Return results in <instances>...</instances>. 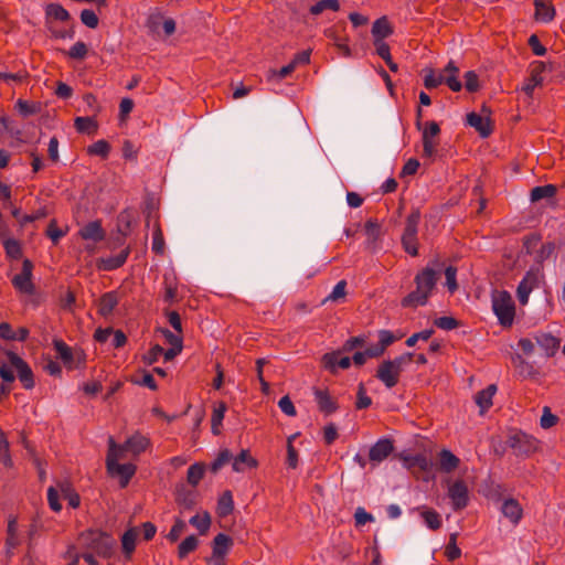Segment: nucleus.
<instances>
[{"instance_id":"nucleus-1","label":"nucleus","mask_w":565,"mask_h":565,"mask_svg":"<svg viewBox=\"0 0 565 565\" xmlns=\"http://www.w3.org/2000/svg\"><path fill=\"white\" fill-rule=\"evenodd\" d=\"M122 458L124 448L119 447L110 436L108 438V451L106 456L107 472L113 477H118L120 487L126 488L135 476L137 467L134 463H119V460Z\"/></svg>"},{"instance_id":"nucleus-2","label":"nucleus","mask_w":565,"mask_h":565,"mask_svg":"<svg viewBox=\"0 0 565 565\" xmlns=\"http://www.w3.org/2000/svg\"><path fill=\"white\" fill-rule=\"evenodd\" d=\"M79 543L100 557H110L116 546V540L100 530H87L81 533Z\"/></svg>"},{"instance_id":"nucleus-3","label":"nucleus","mask_w":565,"mask_h":565,"mask_svg":"<svg viewBox=\"0 0 565 565\" xmlns=\"http://www.w3.org/2000/svg\"><path fill=\"white\" fill-rule=\"evenodd\" d=\"M414 353H404L393 360L383 361L376 371V377L387 387L392 388L397 385L399 375L404 367L408 365L414 358Z\"/></svg>"},{"instance_id":"nucleus-4","label":"nucleus","mask_w":565,"mask_h":565,"mask_svg":"<svg viewBox=\"0 0 565 565\" xmlns=\"http://www.w3.org/2000/svg\"><path fill=\"white\" fill-rule=\"evenodd\" d=\"M492 310L502 327H511L513 324L515 305L508 291H495L492 295Z\"/></svg>"},{"instance_id":"nucleus-5","label":"nucleus","mask_w":565,"mask_h":565,"mask_svg":"<svg viewBox=\"0 0 565 565\" xmlns=\"http://www.w3.org/2000/svg\"><path fill=\"white\" fill-rule=\"evenodd\" d=\"M507 445L518 457H529L539 449V440L522 430L511 431Z\"/></svg>"},{"instance_id":"nucleus-6","label":"nucleus","mask_w":565,"mask_h":565,"mask_svg":"<svg viewBox=\"0 0 565 565\" xmlns=\"http://www.w3.org/2000/svg\"><path fill=\"white\" fill-rule=\"evenodd\" d=\"M419 223V214L412 213L408 215L405 224V228L402 235V244L407 254L411 256H417L418 243H417V227Z\"/></svg>"},{"instance_id":"nucleus-7","label":"nucleus","mask_w":565,"mask_h":565,"mask_svg":"<svg viewBox=\"0 0 565 565\" xmlns=\"http://www.w3.org/2000/svg\"><path fill=\"white\" fill-rule=\"evenodd\" d=\"M542 270L536 268H530L522 280L520 281L518 288H516V296L519 299V302L522 306H525L529 301L530 294L539 287L540 280L542 278Z\"/></svg>"},{"instance_id":"nucleus-8","label":"nucleus","mask_w":565,"mask_h":565,"mask_svg":"<svg viewBox=\"0 0 565 565\" xmlns=\"http://www.w3.org/2000/svg\"><path fill=\"white\" fill-rule=\"evenodd\" d=\"M10 364L17 370L18 379L25 390H32L35 385L34 374L29 364L12 351L7 352Z\"/></svg>"},{"instance_id":"nucleus-9","label":"nucleus","mask_w":565,"mask_h":565,"mask_svg":"<svg viewBox=\"0 0 565 565\" xmlns=\"http://www.w3.org/2000/svg\"><path fill=\"white\" fill-rule=\"evenodd\" d=\"M440 134L439 125L436 121L426 122V127L423 130V156L426 158H433L437 152L438 140L437 137Z\"/></svg>"},{"instance_id":"nucleus-10","label":"nucleus","mask_w":565,"mask_h":565,"mask_svg":"<svg viewBox=\"0 0 565 565\" xmlns=\"http://www.w3.org/2000/svg\"><path fill=\"white\" fill-rule=\"evenodd\" d=\"M33 264L29 259L22 263V270L20 274L12 278L13 287L25 295H33L35 291L34 284L32 282Z\"/></svg>"},{"instance_id":"nucleus-11","label":"nucleus","mask_w":565,"mask_h":565,"mask_svg":"<svg viewBox=\"0 0 565 565\" xmlns=\"http://www.w3.org/2000/svg\"><path fill=\"white\" fill-rule=\"evenodd\" d=\"M448 497L455 511L465 509L469 503V490L466 482L458 479L449 484Z\"/></svg>"},{"instance_id":"nucleus-12","label":"nucleus","mask_w":565,"mask_h":565,"mask_svg":"<svg viewBox=\"0 0 565 565\" xmlns=\"http://www.w3.org/2000/svg\"><path fill=\"white\" fill-rule=\"evenodd\" d=\"M118 446L124 448V454L128 451L134 456H138L145 452L151 446V440L148 436L136 431L125 441L124 445Z\"/></svg>"},{"instance_id":"nucleus-13","label":"nucleus","mask_w":565,"mask_h":565,"mask_svg":"<svg viewBox=\"0 0 565 565\" xmlns=\"http://www.w3.org/2000/svg\"><path fill=\"white\" fill-rule=\"evenodd\" d=\"M321 362L323 367L332 374H335L338 369L347 370L351 365V359L349 356H342L340 351L326 353Z\"/></svg>"},{"instance_id":"nucleus-14","label":"nucleus","mask_w":565,"mask_h":565,"mask_svg":"<svg viewBox=\"0 0 565 565\" xmlns=\"http://www.w3.org/2000/svg\"><path fill=\"white\" fill-rule=\"evenodd\" d=\"M394 450V445L390 438L379 439L369 451V458L374 463L384 461Z\"/></svg>"},{"instance_id":"nucleus-15","label":"nucleus","mask_w":565,"mask_h":565,"mask_svg":"<svg viewBox=\"0 0 565 565\" xmlns=\"http://www.w3.org/2000/svg\"><path fill=\"white\" fill-rule=\"evenodd\" d=\"M438 279V271L430 267H426L415 277V284L418 289L430 296Z\"/></svg>"},{"instance_id":"nucleus-16","label":"nucleus","mask_w":565,"mask_h":565,"mask_svg":"<svg viewBox=\"0 0 565 565\" xmlns=\"http://www.w3.org/2000/svg\"><path fill=\"white\" fill-rule=\"evenodd\" d=\"M467 124L475 128L482 138L489 137L493 131V122L491 118L481 117L475 111L467 115Z\"/></svg>"},{"instance_id":"nucleus-17","label":"nucleus","mask_w":565,"mask_h":565,"mask_svg":"<svg viewBox=\"0 0 565 565\" xmlns=\"http://www.w3.org/2000/svg\"><path fill=\"white\" fill-rule=\"evenodd\" d=\"M501 512L514 525L519 524L523 516L521 504L513 498L505 499L502 502Z\"/></svg>"},{"instance_id":"nucleus-18","label":"nucleus","mask_w":565,"mask_h":565,"mask_svg":"<svg viewBox=\"0 0 565 565\" xmlns=\"http://www.w3.org/2000/svg\"><path fill=\"white\" fill-rule=\"evenodd\" d=\"M534 339L547 358L553 356L559 349V340L551 333L537 332Z\"/></svg>"},{"instance_id":"nucleus-19","label":"nucleus","mask_w":565,"mask_h":565,"mask_svg":"<svg viewBox=\"0 0 565 565\" xmlns=\"http://www.w3.org/2000/svg\"><path fill=\"white\" fill-rule=\"evenodd\" d=\"M79 236L85 241H93L95 243L105 238V231L102 222L96 220L85 224L78 232Z\"/></svg>"},{"instance_id":"nucleus-20","label":"nucleus","mask_w":565,"mask_h":565,"mask_svg":"<svg viewBox=\"0 0 565 565\" xmlns=\"http://www.w3.org/2000/svg\"><path fill=\"white\" fill-rule=\"evenodd\" d=\"M313 394L318 408L323 414L330 415L338 409L337 402L330 396L327 390L316 388Z\"/></svg>"},{"instance_id":"nucleus-21","label":"nucleus","mask_w":565,"mask_h":565,"mask_svg":"<svg viewBox=\"0 0 565 565\" xmlns=\"http://www.w3.org/2000/svg\"><path fill=\"white\" fill-rule=\"evenodd\" d=\"M534 19L539 22L548 23L555 18V8L547 0H534Z\"/></svg>"},{"instance_id":"nucleus-22","label":"nucleus","mask_w":565,"mask_h":565,"mask_svg":"<svg viewBox=\"0 0 565 565\" xmlns=\"http://www.w3.org/2000/svg\"><path fill=\"white\" fill-rule=\"evenodd\" d=\"M439 470L445 473L455 471L459 465L460 459L448 449H441L438 454Z\"/></svg>"},{"instance_id":"nucleus-23","label":"nucleus","mask_w":565,"mask_h":565,"mask_svg":"<svg viewBox=\"0 0 565 565\" xmlns=\"http://www.w3.org/2000/svg\"><path fill=\"white\" fill-rule=\"evenodd\" d=\"M233 545V540L224 533H218L212 543V555L214 557H225Z\"/></svg>"},{"instance_id":"nucleus-24","label":"nucleus","mask_w":565,"mask_h":565,"mask_svg":"<svg viewBox=\"0 0 565 565\" xmlns=\"http://www.w3.org/2000/svg\"><path fill=\"white\" fill-rule=\"evenodd\" d=\"M495 392L497 386L494 384H490L484 390H481L476 394L475 402L480 407L481 414H484L492 406V398Z\"/></svg>"},{"instance_id":"nucleus-25","label":"nucleus","mask_w":565,"mask_h":565,"mask_svg":"<svg viewBox=\"0 0 565 565\" xmlns=\"http://www.w3.org/2000/svg\"><path fill=\"white\" fill-rule=\"evenodd\" d=\"M119 302V297L116 291L104 294L98 302V313L103 317H108L113 313L115 307Z\"/></svg>"},{"instance_id":"nucleus-26","label":"nucleus","mask_w":565,"mask_h":565,"mask_svg":"<svg viewBox=\"0 0 565 565\" xmlns=\"http://www.w3.org/2000/svg\"><path fill=\"white\" fill-rule=\"evenodd\" d=\"M53 345L56 351L57 358L63 362L67 369L74 367V355L71 347H68L63 340L54 339Z\"/></svg>"},{"instance_id":"nucleus-27","label":"nucleus","mask_w":565,"mask_h":565,"mask_svg":"<svg viewBox=\"0 0 565 565\" xmlns=\"http://www.w3.org/2000/svg\"><path fill=\"white\" fill-rule=\"evenodd\" d=\"M445 84L452 90L459 92L462 87L461 82L458 79L459 68L454 61H449L444 68Z\"/></svg>"},{"instance_id":"nucleus-28","label":"nucleus","mask_w":565,"mask_h":565,"mask_svg":"<svg viewBox=\"0 0 565 565\" xmlns=\"http://www.w3.org/2000/svg\"><path fill=\"white\" fill-rule=\"evenodd\" d=\"M138 531L136 527L128 529L121 536V547L127 561L131 559L136 548Z\"/></svg>"},{"instance_id":"nucleus-29","label":"nucleus","mask_w":565,"mask_h":565,"mask_svg":"<svg viewBox=\"0 0 565 565\" xmlns=\"http://www.w3.org/2000/svg\"><path fill=\"white\" fill-rule=\"evenodd\" d=\"M544 71V64L542 62H537L531 71V76L527 82L523 86V90L526 95L531 96L536 86L541 85L543 82L542 73Z\"/></svg>"},{"instance_id":"nucleus-30","label":"nucleus","mask_w":565,"mask_h":565,"mask_svg":"<svg viewBox=\"0 0 565 565\" xmlns=\"http://www.w3.org/2000/svg\"><path fill=\"white\" fill-rule=\"evenodd\" d=\"M393 33V28L390 24L386 17H381L376 19L372 26V35L374 41H383L385 38L390 36Z\"/></svg>"},{"instance_id":"nucleus-31","label":"nucleus","mask_w":565,"mask_h":565,"mask_svg":"<svg viewBox=\"0 0 565 565\" xmlns=\"http://www.w3.org/2000/svg\"><path fill=\"white\" fill-rule=\"evenodd\" d=\"M227 406L224 402H217L213 406L211 416V429L214 435L221 434L222 422L225 416Z\"/></svg>"},{"instance_id":"nucleus-32","label":"nucleus","mask_w":565,"mask_h":565,"mask_svg":"<svg viewBox=\"0 0 565 565\" xmlns=\"http://www.w3.org/2000/svg\"><path fill=\"white\" fill-rule=\"evenodd\" d=\"M232 467L234 471L242 472L246 468H256L257 460L250 456L248 450H242L235 458H233Z\"/></svg>"},{"instance_id":"nucleus-33","label":"nucleus","mask_w":565,"mask_h":565,"mask_svg":"<svg viewBox=\"0 0 565 565\" xmlns=\"http://www.w3.org/2000/svg\"><path fill=\"white\" fill-rule=\"evenodd\" d=\"M428 298V294L416 287L414 291L409 292L406 297L403 298L402 306L405 308H416L418 306H424L427 303Z\"/></svg>"},{"instance_id":"nucleus-34","label":"nucleus","mask_w":565,"mask_h":565,"mask_svg":"<svg viewBox=\"0 0 565 565\" xmlns=\"http://www.w3.org/2000/svg\"><path fill=\"white\" fill-rule=\"evenodd\" d=\"M401 459L403 460L404 466L408 469L417 467L422 471H428L431 466L427 457L422 454L402 456Z\"/></svg>"},{"instance_id":"nucleus-35","label":"nucleus","mask_w":565,"mask_h":565,"mask_svg":"<svg viewBox=\"0 0 565 565\" xmlns=\"http://www.w3.org/2000/svg\"><path fill=\"white\" fill-rule=\"evenodd\" d=\"M46 23L50 20L65 22L70 20L68 11L58 3H50L45 7Z\"/></svg>"},{"instance_id":"nucleus-36","label":"nucleus","mask_w":565,"mask_h":565,"mask_svg":"<svg viewBox=\"0 0 565 565\" xmlns=\"http://www.w3.org/2000/svg\"><path fill=\"white\" fill-rule=\"evenodd\" d=\"M74 127L81 134L94 135L97 132L98 124L94 117H76Z\"/></svg>"},{"instance_id":"nucleus-37","label":"nucleus","mask_w":565,"mask_h":565,"mask_svg":"<svg viewBox=\"0 0 565 565\" xmlns=\"http://www.w3.org/2000/svg\"><path fill=\"white\" fill-rule=\"evenodd\" d=\"M151 249L157 255H163L164 249H166L163 233H162V230H161V226H160V223L158 220L154 222L153 228H152Z\"/></svg>"},{"instance_id":"nucleus-38","label":"nucleus","mask_w":565,"mask_h":565,"mask_svg":"<svg viewBox=\"0 0 565 565\" xmlns=\"http://www.w3.org/2000/svg\"><path fill=\"white\" fill-rule=\"evenodd\" d=\"M190 524L194 526L201 535H205L211 526V516L207 512L198 513L190 519Z\"/></svg>"},{"instance_id":"nucleus-39","label":"nucleus","mask_w":565,"mask_h":565,"mask_svg":"<svg viewBox=\"0 0 565 565\" xmlns=\"http://www.w3.org/2000/svg\"><path fill=\"white\" fill-rule=\"evenodd\" d=\"M199 546V540L195 535L186 536L178 546V557L184 559L190 553Z\"/></svg>"},{"instance_id":"nucleus-40","label":"nucleus","mask_w":565,"mask_h":565,"mask_svg":"<svg viewBox=\"0 0 565 565\" xmlns=\"http://www.w3.org/2000/svg\"><path fill=\"white\" fill-rule=\"evenodd\" d=\"M58 488L64 497L67 500V503L73 509H76L81 504V498L78 493L74 491L72 486L68 482H62L58 484Z\"/></svg>"},{"instance_id":"nucleus-41","label":"nucleus","mask_w":565,"mask_h":565,"mask_svg":"<svg viewBox=\"0 0 565 565\" xmlns=\"http://www.w3.org/2000/svg\"><path fill=\"white\" fill-rule=\"evenodd\" d=\"M420 515L428 529L436 531L441 527V518L437 511L425 509L422 511Z\"/></svg>"},{"instance_id":"nucleus-42","label":"nucleus","mask_w":565,"mask_h":565,"mask_svg":"<svg viewBox=\"0 0 565 565\" xmlns=\"http://www.w3.org/2000/svg\"><path fill=\"white\" fill-rule=\"evenodd\" d=\"M205 472V467L202 463H193L189 467L188 473H186V480L188 482L195 487L200 483V481L203 479Z\"/></svg>"},{"instance_id":"nucleus-43","label":"nucleus","mask_w":565,"mask_h":565,"mask_svg":"<svg viewBox=\"0 0 565 565\" xmlns=\"http://www.w3.org/2000/svg\"><path fill=\"white\" fill-rule=\"evenodd\" d=\"M234 509L233 497L230 491H225L217 502V513L220 516H226L232 513Z\"/></svg>"},{"instance_id":"nucleus-44","label":"nucleus","mask_w":565,"mask_h":565,"mask_svg":"<svg viewBox=\"0 0 565 565\" xmlns=\"http://www.w3.org/2000/svg\"><path fill=\"white\" fill-rule=\"evenodd\" d=\"M556 193V188L552 184L535 186L531 190V201L536 202L542 199H547L554 196Z\"/></svg>"},{"instance_id":"nucleus-45","label":"nucleus","mask_w":565,"mask_h":565,"mask_svg":"<svg viewBox=\"0 0 565 565\" xmlns=\"http://www.w3.org/2000/svg\"><path fill=\"white\" fill-rule=\"evenodd\" d=\"M110 152V145L108 141L100 139L92 143L87 148V153L90 156H98L103 159H106L109 156Z\"/></svg>"},{"instance_id":"nucleus-46","label":"nucleus","mask_w":565,"mask_h":565,"mask_svg":"<svg viewBox=\"0 0 565 565\" xmlns=\"http://www.w3.org/2000/svg\"><path fill=\"white\" fill-rule=\"evenodd\" d=\"M128 255H129V248H126V249L121 250L118 255L105 259L104 260V269L114 270V269L121 267L126 263Z\"/></svg>"},{"instance_id":"nucleus-47","label":"nucleus","mask_w":565,"mask_h":565,"mask_svg":"<svg viewBox=\"0 0 565 565\" xmlns=\"http://www.w3.org/2000/svg\"><path fill=\"white\" fill-rule=\"evenodd\" d=\"M7 541L6 545L8 548V552L11 553L12 550H14L19 545V539L17 535V520L14 518L10 519L8 522V530H7Z\"/></svg>"},{"instance_id":"nucleus-48","label":"nucleus","mask_w":565,"mask_h":565,"mask_svg":"<svg viewBox=\"0 0 565 565\" xmlns=\"http://www.w3.org/2000/svg\"><path fill=\"white\" fill-rule=\"evenodd\" d=\"M339 9L340 4L338 0H320L310 8V13L313 15H318L322 13L324 10H331L335 12Z\"/></svg>"},{"instance_id":"nucleus-49","label":"nucleus","mask_w":565,"mask_h":565,"mask_svg":"<svg viewBox=\"0 0 565 565\" xmlns=\"http://www.w3.org/2000/svg\"><path fill=\"white\" fill-rule=\"evenodd\" d=\"M445 83L444 74H436L434 70L429 68L426 71L424 77V86L427 89H433Z\"/></svg>"},{"instance_id":"nucleus-50","label":"nucleus","mask_w":565,"mask_h":565,"mask_svg":"<svg viewBox=\"0 0 565 565\" xmlns=\"http://www.w3.org/2000/svg\"><path fill=\"white\" fill-rule=\"evenodd\" d=\"M15 108L23 117L34 115L40 110L39 104L30 103L24 99H18V102L15 104Z\"/></svg>"},{"instance_id":"nucleus-51","label":"nucleus","mask_w":565,"mask_h":565,"mask_svg":"<svg viewBox=\"0 0 565 565\" xmlns=\"http://www.w3.org/2000/svg\"><path fill=\"white\" fill-rule=\"evenodd\" d=\"M132 214L129 211H122L118 215V230L121 234L128 235L131 228Z\"/></svg>"},{"instance_id":"nucleus-52","label":"nucleus","mask_w":565,"mask_h":565,"mask_svg":"<svg viewBox=\"0 0 565 565\" xmlns=\"http://www.w3.org/2000/svg\"><path fill=\"white\" fill-rule=\"evenodd\" d=\"M345 295H347V281L340 280L333 287L330 295L324 299V302L326 301H333V302L339 301L341 299H344Z\"/></svg>"},{"instance_id":"nucleus-53","label":"nucleus","mask_w":565,"mask_h":565,"mask_svg":"<svg viewBox=\"0 0 565 565\" xmlns=\"http://www.w3.org/2000/svg\"><path fill=\"white\" fill-rule=\"evenodd\" d=\"M3 246L6 249V254L9 257H11L13 259H18L21 257L22 250H21V246L18 241H15L13 238H8L3 242Z\"/></svg>"},{"instance_id":"nucleus-54","label":"nucleus","mask_w":565,"mask_h":565,"mask_svg":"<svg viewBox=\"0 0 565 565\" xmlns=\"http://www.w3.org/2000/svg\"><path fill=\"white\" fill-rule=\"evenodd\" d=\"M511 359L520 375L529 376L532 374L533 370H531V365L522 358L521 354H513Z\"/></svg>"},{"instance_id":"nucleus-55","label":"nucleus","mask_w":565,"mask_h":565,"mask_svg":"<svg viewBox=\"0 0 565 565\" xmlns=\"http://www.w3.org/2000/svg\"><path fill=\"white\" fill-rule=\"evenodd\" d=\"M87 53V45L84 42L78 41L71 46V49L67 52V55L73 60H83L86 57Z\"/></svg>"},{"instance_id":"nucleus-56","label":"nucleus","mask_w":565,"mask_h":565,"mask_svg":"<svg viewBox=\"0 0 565 565\" xmlns=\"http://www.w3.org/2000/svg\"><path fill=\"white\" fill-rule=\"evenodd\" d=\"M185 530H186L185 522L181 519H177L174 521V524L172 525L170 532L168 533L167 539L172 543L177 542L180 539V536L184 533Z\"/></svg>"},{"instance_id":"nucleus-57","label":"nucleus","mask_w":565,"mask_h":565,"mask_svg":"<svg viewBox=\"0 0 565 565\" xmlns=\"http://www.w3.org/2000/svg\"><path fill=\"white\" fill-rule=\"evenodd\" d=\"M371 404H372V399H371V397L367 396L364 384L360 383V385L358 387L355 407L358 409H364V408H367L369 406H371Z\"/></svg>"},{"instance_id":"nucleus-58","label":"nucleus","mask_w":565,"mask_h":565,"mask_svg":"<svg viewBox=\"0 0 565 565\" xmlns=\"http://www.w3.org/2000/svg\"><path fill=\"white\" fill-rule=\"evenodd\" d=\"M81 21L83 24L90 29H95L98 25V17L97 14L89 9H85L81 12Z\"/></svg>"},{"instance_id":"nucleus-59","label":"nucleus","mask_w":565,"mask_h":565,"mask_svg":"<svg viewBox=\"0 0 565 565\" xmlns=\"http://www.w3.org/2000/svg\"><path fill=\"white\" fill-rule=\"evenodd\" d=\"M555 250V244L553 242H547L542 244L540 249L536 252L535 260L537 263H543L547 259Z\"/></svg>"},{"instance_id":"nucleus-60","label":"nucleus","mask_w":565,"mask_h":565,"mask_svg":"<svg viewBox=\"0 0 565 565\" xmlns=\"http://www.w3.org/2000/svg\"><path fill=\"white\" fill-rule=\"evenodd\" d=\"M163 348L156 344L143 355V362L148 365L156 363L162 356Z\"/></svg>"},{"instance_id":"nucleus-61","label":"nucleus","mask_w":565,"mask_h":565,"mask_svg":"<svg viewBox=\"0 0 565 565\" xmlns=\"http://www.w3.org/2000/svg\"><path fill=\"white\" fill-rule=\"evenodd\" d=\"M232 460V454L228 449L222 450L216 459L212 462L211 469L213 472L220 470L224 465Z\"/></svg>"},{"instance_id":"nucleus-62","label":"nucleus","mask_w":565,"mask_h":565,"mask_svg":"<svg viewBox=\"0 0 565 565\" xmlns=\"http://www.w3.org/2000/svg\"><path fill=\"white\" fill-rule=\"evenodd\" d=\"M435 326L441 330H454L459 326V322L452 317H440L435 320Z\"/></svg>"},{"instance_id":"nucleus-63","label":"nucleus","mask_w":565,"mask_h":565,"mask_svg":"<svg viewBox=\"0 0 565 565\" xmlns=\"http://www.w3.org/2000/svg\"><path fill=\"white\" fill-rule=\"evenodd\" d=\"M540 242L541 236L537 234L525 236L523 239V248L525 249V253L532 255L536 250Z\"/></svg>"},{"instance_id":"nucleus-64","label":"nucleus","mask_w":565,"mask_h":565,"mask_svg":"<svg viewBox=\"0 0 565 565\" xmlns=\"http://www.w3.org/2000/svg\"><path fill=\"white\" fill-rule=\"evenodd\" d=\"M465 87L470 93L477 92L479 89V77L476 72L468 71L465 74Z\"/></svg>"}]
</instances>
